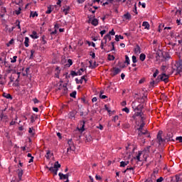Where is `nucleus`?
I'll return each instance as SVG.
<instances>
[{
    "instance_id": "680f3d73",
    "label": "nucleus",
    "mask_w": 182,
    "mask_h": 182,
    "mask_svg": "<svg viewBox=\"0 0 182 182\" xmlns=\"http://www.w3.org/2000/svg\"><path fill=\"white\" fill-rule=\"evenodd\" d=\"M127 170L129 171V170L130 171H134V169H133V167H127Z\"/></svg>"
},
{
    "instance_id": "58836bf2",
    "label": "nucleus",
    "mask_w": 182,
    "mask_h": 182,
    "mask_svg": "<svg viewBox=\"0 0 182 182\" xmlns=\"http://www.w3.org/2000/svg\"><path fill=\"white\" fill-rule=\"evenodd\" d=\"M108 60H114V55H108Z\"/></svg>"
},
{
    "instance_id": "2eb2a0df",
    "label": "nucleus",
    "mask_w": 182,
    "mask_h": 182,
    "mask_svg": "<svg viewBox=\"0 0 182 182\" xmlns=\"http://www.w3.org/2000/svg\"><path fill=\"white\" fill-rule=\"evenodd\" d=\"M73 65V60L72 59H68L65 64V68H70Z\"/></svg>"
},
{
    "instance_id": "338daca9",
    "label": "nucleus",
    "mask_w": 182,
    "mask_h": 182,
    "mask_svg": "<svg viewBox=\"0 0 182 182\" xmlns=\"http://www.w3.org/2000/svg\"><path fill=\"white\" fill-rule=\"evenodd\" d=\"M111 45H112V50H114V42H112V43H111Z\"/></svg>"
},
{
    "instance_id": "4d7b16f0",
    "label": "nucleus",
    "mask_w": 182,
    "mask_h": 182,
    "mask_svg": "<svg viewBox=\"0 0 182 182\" xmlns=\"http://www.w3.org/2000/svg\"><path fill=\"white\" fill-rule=\"evenodd\" d=\"M100 33L101 36H103V35H105V33H106V30L101 31Z\"/></svg>"
},
{
    "instance_id": "9b49d317",
    "label": "nucleus",
    "mask_w": 182,
    "mask_h": 182,
    "mask_svg": "<svg viewBox=\"0 0 182 182\" xmlns=\"http://www.w3.org/2000/svg\"><path fill=\"white\" fill-rule=\"evenodd\" d=\"M120 72H122V70H120V68H114V69H113V75H114V76H116V75H119V73H120Z\"/></svg>"
},
{
    "instance_id": "603ef678",
    "label": "nucleus",
    "mask_w": 182,
    "mask_h": 182,
    "mask_svg": "<svg viewBox=\"0 0 182 182\" xmlns=\"http://www.w3.org/2000/svg\"><path fill=\"white\" fill-rule=\"evenodd\" d=\"M176 140L178 141H179L180 143H181V141H182V136H177L176 137Z\"/></svg>"
},
{
    "instance_id": "de8ad7c7",
    "label": "nucleus",
    "mask_w": 182,
    "mask_h": 182,
    "mask_svg": "<svg viewBox=\"0 0 182 182\" xmlns=\"http://www.w3.org/2000/svg\"><path fill=\"white\" fill-rule=\"evenodd\" d=\"M70 97H76V92H73L70 94Z\"/></svg>"
},
{
    "instance_id": "f8f14e48",
    "label": "nucleus",
    "mask_w": 182,
    "mask_h": 182,
    "mask_svg": "<svg viewBox=\"0 0 182 182\" xmlns=\"http://www.w3.org/2000/svg\"><path fill=\"white\" fill-rule=\"evenodd\" d=\"M107 39H109V41H112V36H110V34H107L104 36V41H105V44L106 45V43H107Z\"/></svg>"
},
{
    "instance_id": "bf43d9fd",
    "label": "nucleus",
    "mask_w": 182,
    "mask_h": 182,
    "mask_svg": "<svg viewBox=\"0 0 182 182\" xmlns=\"http://www.w3.org/2000/svg\"><path fill=\"white\" fill-rule=\"evenodd\" d=\"M33 112H36V113H38L39 112V109H38V107H33Z\"/></svg>"
},
{
    "instance_id": "393cba45",
    "label": "nucleus",
    "mask_w": 182,
    "mask_h": 182,
    "mask_svg": "<svg viewBox=\"0 0 182 182\" xmlns=\"http://www.w3.org/2000/svg\"><path fill=\"white\" fill-rule=\"evenodd\" d=\"M68 146H70V147L68 148V150H69V149L72 150V146H73V141H72V139H69L68 141Z\"/></svg>"
},
{
    "instance_id": "ddd939ff",
    "label": "nucleus",
    "mask_w": 182,
    "mask_h": 182,
    "mask_svg": "<svg viewBox=\"0 0 182 182\" xmlns=\"http://www.w3.org/2000/svg\"><path fill=\"white\" fill-rule=\"evenodd\" d=\"M48 170L50 171H51L52 173H54V174L55 176L58 175V169H56V168L55 166H52V167L48 168Z\"/></svg>"
},
{
    "instance_id": "a18cd8bd",
    "label": "nucleus",
    "mask_w": 182,
    "mask_h": 182,
    "mask_svg": "<svg viewBox=\"0 0 182 182\" xmlns=\"http://www.w3.org/2000/svg\"><path fill=\"white\" fill-rule=\"evenodd\" d=\"M75 82L77 85H79V83H80L82 85V83H83V81L80 79H77V78H75Z\"/></svg>"
},
{
    "instance_id": "49530a36",
    "label": "nucleus",
    "mask_w": 182,
    "mask_h": 182,
    "mask_svg": "<svg viewBox=\"0 0 182 182\" xmlns=\"http://www.w3.org/2000/svg\"><path fill=\"white\" fill-rule=\"evenodd\" d=\"M108 35H112V36H114V35H116V33L114 32V30L112 29L111 31L109 32Z\"/></svg>"
},
{
    "instance_id": "09e8293b",
    "label": "nucleus",
    "mask_w": 182,
    "mask_h": 182,
    "mask_svg": "<svg viewBox=\"0 0 182 182\" xmlns=\"http://www.w3.org/2000/svg\"><path fill=\"white\" fill-rule=\"evenodd\" d=\"M81 80L82 82H83V80H85V83L87 82V80L86 79V75L82 76Z\"/></svg>"
},
{
    "instance_id": "3c124183",
    "label": "nucleus",
    "mask_w": 182,
    "mask_h": 182,
    "mask_svg": "<svg viewBox=\"0 0 182 182\" xmlns=\"http://www.w3.org/2000/svg\"><path fill=\"white\" fill-rule=\"evenodd\" d=\"M117 120H119V116H115L113 117L112 121L116 122Z\"/></svg>"
},
{
    "instance_id": "e2e57ef3",
    "label": "nucleus",
    "mask_w": 182,
    "mask_h": 182,
    "mask_svg": "<svg viewBox=\"0 0 182 182\" xmlns=\"http://www.w3.org/2000/svg\"><path fill=\"white\" fill-rule=\"evenodd\" d=\"M90 56H92V59H95V58H96V54L95 53H92V54H90Z\"/></svg>"
},
{
    "instance_id": "6e6552de",
    "label": "nucleus",
    "mask_w": 182,
    "mask_h": 182,
    "mask_svg": "<svg viewBox=\"0 0 182 182\" xmlns=\"http://www.w3.org/2000/svg\"><path fill=\"white\" fill-rule=\"evenodd\" d=\"M58 176H59L60 180H66V179L69 178L68 174H63L62 173H59Z\"/></svg>"
},
{
    "instance_id": "9d476101",
    "label": "nucleus",
    "mask_w": 182,
    "mask_h": 182,
    "mask_svg": "<svg viewBox=\"0 0 182 182\" xmlns=\"http://www.w3.org/2000/svg\"><path fill=\"white\" fill-rule=\"evenodd\" d=\"M30 36L32 38V39H38L39 38V35H38V33L35 31L32 32Z\"/></svg>"
},
{
    "instance_id": "ea45409f",
    "label": "nucleus",
    "mask_w": 182,
    "mask_h": 182,
    "mask_svg": "<svg viewBox=\"0 0 182 182\" xmlns=\"http://www.w3.org/2000/svg\"><path fill=\"white\" fill-rule=\"evenodd\" d=\"M122 112H125V113L129 114V113H130V109H129V108H127V107H125V108L122 109Z\"/></svg>"
},
{
    "instance_id": "473e14b6",
    "label": "nucleus",
    "mask_w": 182,
    "mask_h": 182,
    "mask_svg": "<svg viewBox=\"0 0 182 182\" xmlns=\"http://www.w3.org/2000/svg\"><path fill=\"white\" fill-rule=\"evenodd\" d=\"M16 59H18V56L14 55L13 58H11V63H15L16 62Z\"/></svg>"
},
{
    "instance_id": "79ce46f5",
    "label": "nucleus",
    "mask_w": 182,
    "mask_h": 182,
    "mask_svg": "<svg viewBox=\"0 0 182 182\" xmlns=\"http://www.w3.org/2000/svg\"><path fill=\"white\" fill-rule=\"evenodd\" d=\"M46 157V159H50V151H47Z\"/></svg>"
},
{
    "instance_id": "37998d69",
    "label": "nucleus",
    "mask_w": 182,
    "mask_h": 182,
    "mask_svg": "<svg viewBox=\"0 0 182 182\" xmlns=\"http://www.w3.org/2000/svg\"><path fill=\"white\" fill-rule=\"evenodd\" d=\"M132 62L133 63H137V58L135 55L132 56Z\"/></svg>"
},
{
    "instance_id": "bb28decb",
    "label": "nucleus",
    "mask_w": 182,
    "mask_h": 182,
    "mask_svg": "<svg viewBox=\"0 0 182 182\" xmlns=\"http://www.w3.org/2000/svg\"><path fill=\"white\" fill-rule=\"evenodd\" d=\"M30 16L35 18V16H38V13L36 11H31Z\"/></svg>"
},
{
    "instance_id": "72a5a7b5",
    "label": "nucleus",
    "mask_w": 182,
    "mask_h": 182,
    "mask_svg": "<svg viewBox=\"0 0 182 182\" xmlns=\"http://www.w3.org/2000/svg\"><path fill=\"white\" fill-rule=\"evenodd\" d=\"M100 99H107V96L103 95V91H100Z\"/></svg>"
},
{
    "instance_id": "f704fd0d",
    "label": "nucleus",
    "mask_w": 182,
    "mask_h": 182,
    "mask_svg": "<svg viewBox=\"0 0 182 182\" xmlns=\"http://www.w3.org/2000/svg\"><path fill=\"white\" fill-rule=\"evenodd\" d=\"M157 139L159 140V141H163V139H161V132H159L157 135Z\"/></svg>"
},
{
    "instance_id": "c85d7f7f",
    "label": "nucleus",
    "mask_w": 182,
    "mask_h": 182,
    "mask_svg": "<svg viewBox=\"0 0 182 182\" xmlns=\"http://www.w3.org/2000/svg\"><path fill=\"white\" fill-rule=\"evenodd\" d=\"M124 63H127V65H130V58H129V55H125Z\"/></svg>"
},
{
    "instance_id": "dca6fc26",
    "label": "nucleus",
    "mask_w": 182,
    "mask_h": 182,
    "mask_svg": "<svg viewBox=\"0 0 182 182\" xmlns=\"http://www.w3.org/2000/svg\"><path fill=\"white\" fill-rule=\"evenodd\" d=\"M142 26L144 27V29H150V24L147 21H144L142 23Z\"/></svg>"
},
{
    "instance_id": "f3484780",
    "label": "nucleus",
    "mask_w": 182,
    "mask_h": 182,
    "mask_svg": "<svg viewBox=\"0 0 182 182\" xmlns=\"http://www.w3.org/2000/svg\"><path fill=\"white\" fill-rule=\"evenodd\" d=\"M141 156V151H139L136 154V157L134 158L135 160H137V161H141L140 157Z\"/></svg>"
},
{
    "instance_id": "052dcab7",
    "label": "nucleus",
    "mask_w": 182,
    "mask_h": 182,
    "mask_svg": "<svg viewBox=\"0 0 182 182\" xmlns=\"http://www.w3.org/2000/svg\"><path fill=\"white\" fill-rule=\"evenodd\" d=\"M73 117H75V114L73 112H70V118L73 119Z\"/></svg>"
},
{
    "instance_id": "13d9d810",
    "label": "nucleus",
    "mask_w": 182,
    "mask_h": 182,
    "mask_svg": "<svg viewBox=\"0 0 182 182\" xmlns=\"http://www.w3.org/2000/svg\"><path fill=\"white\" fill-rule=\"evenodd\" d=\"M97 129H100V130H102L103 129V125L100 124L99 126L97 127Z\"/></svg>"
},
{
    "instance_id": "f03ea898",
    "label": "nucleus",
    "mask_w": 182,
    "mask_h": 182,
    "mask_svg": "<svg viewBox=\"0 0 182 182\" xmlns=\"http://www.w3.org/2000/svg\"><path fill=\"white\" fill-rule=\"evenodd\" d=\"M88 23L92 24L93 26H97L99 25V20L95 18V14L88 16Z\"/></svg>"
},
{
    "instance_id": "7ed1b4c3",
    "label": "nucleus",
    "mask_w": 182,
    "mask_h": 182,
    "mask_svg": "<svg viewBox=\"0 0 182 182\" xmlns=\"http://www.w3.org/2000/svg\"><path fill=\"white\" fill-rule=\"evenodd\" d=\"M157 80H161L162 82L167 83V82H168V75H166L165 73L159 75L158 76Z\"/></svg>"
},
{
    "instance_id": "f257e3e1",
    "label": "nucleus",
    "mask_w": 182,
    "mask_h": 182,
    "mask_svg": "<svg viewBox=\"0 0 182 182\" xmlns=\"http://www.w3.org/2000/svg\"><path fill=\"white\" fill-rule=\"evenodd\" d=\"M134 110L135 111V114L132 116L133 120H141V123L139 125V127L137 129L138 130V136L139 137H143L144 136L145 137H150V134H149V132L147 129H143L144 126H146V123H144V119H143V112H141V110L139 109V107H132Z\"/></svg>"
},
{
    "instance_id": "e433bc0d",
    "label": "nucleus",
    "mask_w": 182,
    "mask_h": 182,
    "mask_svg": "<svg viewBox=\"0 0 182 182\" xmlns=\"http://www.w3.org/2000/svg\"><path fill=\"white\" fill-rule=\"evenodd\" d=\"M133 12L137 15L139 14V12H137V6H136V4H134V8L133 9Z\"/></svg>"
},
{
    "instance_id": "c756f323",
    "label": "nucleus",
    "mask_w": 182,
    "mask_h": 182,
    "mask_svg": "<svg viewBox=\"0 0 182 182\" xmlns=\"http://www.w3.org/2000/svg\"><path fill=\"white\" fill-rule=\"evenodd\" d=\"M83 72H85V70L83 68H80V70H78V71L77 72V75L78 76H81V75L83 74Z\"/></svg>"
},
{
    "instance_id": "412c9836",
    "label": "nucleus",
    "mask_w": 182,
    "mask_h": 182,
    "mask_svg": "<svg viewBox=\"0 0 182 182\" xmlns=\"http://www.w3.org/2000/svg\"><path fill=\"white\" fill-rule=\"evenodd\" d=\"M28 133L32 136H35V129H33V127L29 128Z\"/></svg>"
},
{
    "instance_id": "a211bd4d",
    "label": "nucleus",
    "mask_w": 182,
    "mask_h": 182,
    "mask_svg": "<svg viewBox=\"0 0 182 182\" xmlns=\"http://www.w3.org/2000/svg\"><path fill=\"white\" fill-rule=\"evenodd\" d=\"M3 97H5L6 99H10L11 100H12V95H11V94L4 92Z\"/></svg>"
},
{
    "instance_id": "a19ab883",
    "label": "nucleus",
    "mask_w": 182,
    "mask_h": 182,
    "mask_svg": "<svg viewBox=\"0 0 182 182\" xmlns=\"http://www.w3.org/2000/svg\"><path fill=\"white\" fill-rule=\"evenodd\" d=\"M70 75H71V76H73V77H74V76H78L77 72L76 73L75 71H71Z\"/></svg>"
},
{
    "instance_id": "864d4df0",
    "label": "nucleus",
    "mask_w": 182,
    "mask_h": 182,
    "mask_svg": "<svg viewBox=\"0 0 182 182\" xmlns=\"http://www.w3.org/2000/svg\"><path fill=\"white\" fill-rule=\"evenodd\" d=\"M1 12H3V14H6V8L1 7Z\"/></svg>"
},
{
    "instance_id": "4468645a",
    "label": "nucleus",
    "mask_w": 182,
    "mask_h": 182,
    "mask_svg": "<svg viewBox=\"0 0 182 182\" xmlns=\"http://www.w3.org/2000/svg\"><path fill=\"white\" fill-rule=\"evenodd\" d=\"M22 176H23V171L22 169H18V180L21 181L22 180Z\"/></svg>"
},
{
    "instance_id": "aec40b11",
    "label": "nucleus",
    "mask_w": 182,
    "mask_h": 182,
    "mask_svg": "<svg viewBox=\"0 0 182 182\" xmlns=\"http://www.w3.org/2000/svg\"><path fill=\"white\" fill-rule=\"evenodd\" d=\"M81 127L79 129L80 132H85V121L80 122Z\"/></svg>"
},
{
    "instance_id": "b1692460",
    "label": "nucleus",
    "mask_w": 182,
    "mask_h": 182,
    "mask_svg": "<svg viewBox=\"0 0 182 182\" xmlns=\"http://www.w3.org/2000/svg\"><path fill=\"white\" fill-rule=\"evenodd\" d=\"M22 12V9L21 7H18L17 10H15L14 14H16V15H21Z\"/></svg>"
},
{
    "instance_id": "8fccbe9b",
    "label": "nucleus",
    "mask_w": 182,
    "mask_h": 182,
    "mask_svg": "<svg viewBox=\"0 0 182 182\" xmlns=\"http://www.w3.org/2000/svg\"><path fill=\"white\" fill-rule=\"evenodd\" d=\"M105 45H106L103 41L101 42L100 48L101 49H105Z\"/></svg>"
},
{
    "instance_id": "774afa93",
    "label": "nucleus",
    "mask_w": 182,
    "mask_h": 182,
    "mask_svg": "<svg viewBox=\"0 0 182 182\" xmlns=\"http://www.w3.org/2000/svg\"><path fill=\"white\" fill-rule=\"evenodd\" d=\"M121 105L122 106H126V105H127V102H126V101H123Z\"/></svg>"
},
{
    "instance_id": "5fc2aeb1",
    "label": "nucleus",
    "mask_w": 182,
    "mask_h": 182,
    "mask_svg": "<svg viewBox=\"0 0 182 182\" xmlns=\"http://www.w3.org/2000/svg\"><path fill=\"white\" fill-rule=\"evenodd\" d=\"M33 102H34L35 105H36L37 103H39V101L38 100V98H34L33 100Z\"/></svg>"
},
{
    "instance_id": "0e129e2a",
    "label": "nucleus",
    "mask_w": 182,
    "mask_h": 182,
    "mask_svg": "<svg viewBox=\"0 0 182 182\" xmlns=\"http://www.w3.org/2000/svg\"><path fill=\"white\" fill-rule=\"evenodd\" d=\"M143 102H146L147 100V96L142 97Z\"/></svg>"
},
{
    "instance_id": "4c0bfd02",
    "label": "nucleus",
    "mask_w": 182,
    "mask_h": 182,
    "mask_svg": "<svg viewBox=\"0 0 182 182\" xmlns=\"http://www.w3.org/2000/svg\"><path fill=\"white\" fill-rule=\"evenodd\" d=\"M105 110H107V112H108V113H110V112H112V111L110 110V107H109V105H105Z\"/></svg>"
},
{
    "instance_id": "2f4dec72",
    "label": "nucleus",
    "mask_w": 182,
    "mask_h": 182,
    "mask_svg": "<svg viewBox=\"0 0 182 182\" xmlns=\"http://www.w3.org/2000/svg\"><path fill=\"white\" fill-rule=\"evenodd\" d=\"M54 167L55 168L56 170H58V168H60V164H59L58 161H56L55 163Z\"/></svg>"
},
{
    "instance_id": "5701e85b",
    "label": "nucleus",
    "mask_w": 182,
    "mask_h": 182,
    "mask_svg": "<svg viewBox=\"0 0 182 182\" xmlns=\"http://www.w3.org/2000/svg\"><path fill=\"white\" fill-rule=\"evenodd\" d=\"M129 164V161H121L120 162V167H126Z\"/></svg>"
},
{
    "instance_id": "20e7f679",
    "label": "nucleus",
    "mask_w": 182,
    "mask_h": 182,
    "mask_svg": "<svg viewBox=\"0 0 182 182\" xmlns=\"http://www.w3.org/2000/svg\"><path fill=\"white\" fill-rule=\"evenodd\" d=\"M176 72L178 75H181L182 73V61H178L176 63Z\"/></svg>"
},
{
    "instance_id": "69168bd1",
    "label": "nucleus",
    "mask_w": 182,
    "mask_h": 182,
    "mask_svg": "<svg viewBox=\"0 0 182 182\" xmlns=\"http://www.w3.org/2000/svg\"><path fill=\"white\" fill-rule=\"evenodd\" d=\"M57 136L58 137H59V139H62V134H60V132L57 133Z\"/></svg>"
},
{
    "instance_id": "6ab92c4d",
    "label": "nucleus",
    "mask_w": 182,
    "mask_h": 182,
    "mask_svg": "<svg viewBox=\"0 0 182 182\" xmlns=\"http://www.w3.org/2000/svg\"><path fill=\"white\" fill-rule=\"evenodd\" d=\"M24 46H26V48L29 47V37H25Z\"/></svg>"
},
{
    "instance_id": "c03bdc74",
    "label": "nucleus",
    "mask_w": 182,
    "mask_h": 182,
    "mask_svg": "<svg viewBox=\"0 0 182 182\" xmlns=\"http://www.w3.org/2000/svg\"><path fill=\"white\" fill-rule=\"evenodd\" d=\"M159 70H156L155 72L153 74L154 77H157V75H159Z\"/></svg>"
},
{
    "instance_id": "4be33fe9",
    "label": "nucleus",
    "mask_w": 182,
    "mask_h": 182,
    "mask_svg": "<svg viewBox=\"0 0 182 182\" xmlns=\"http://www.w3.org/2000/svg\"><path fill=\"white\" fill-rule=\"evenodd\" d=\"M139 59L141 62H144V60H146V54L144 53L140 54Z\"/></svg>"
},
{
    "instance_id": "39448f33",
    "label": "nucleus",
    "mask_w": 182,
    "mask_h": 182,
    "mask_svg": "<svg viewBox=\"0 0 182 182\" xmlns=\"http://www.w3.org/2000/svg\"><path fill=\"white\" fill-rule=\"evenodd\" d=\"M124 21H132V14L127 12V14L123 15Z\"/></svg>"
},
{
    "instance_id": "6e6d98bb",
    "label": "nucleus",
    "mask_w": 182,
    "mask_h": 182,
    "mask_svg": "<svg viewBox=\"0 0 182 182\" xmlns=\"http://www.w3.org/2000/svg\"><path fill=\"white\" fill-rule=\"evenodd\" d=\"M163 180H164V178L163 177H160L159 178H158V179L156 180V182H162Z\"/></svg>"
},
{
    "instance_id": "c9c22d12",
    "label": "nucleus",
    "mask_w": 182,
    "mask_h": 182,
    "mask_svg": "<svg viewBox=\"0 0 182 182\" xmlns=\"http://www.w3.org/2000/svg\"><path fill=\"white\" fill-rule=\"evenodd\" d=\"M52 13V7L48 6L47 9V11H46V14H49Z\"/></svg>"
},
{
    "instance_id": "a878e982",
    "label": "nucleus",
    "mask_w": 182,
    "mask_h": 182,
    "mask_svg": "<svg viewBox=\"0 0 182 182\" xmlns=\"http://www.w3.org/2000/svg\"><path fill=\"white\" fill-rule=\"evenodd\" d=\"M0 119L1 120H6V119H8V116L4 114V113H1L0 115Z\"/></svg>"
},
{
    "instance_id": "0eeeda50",
    "label": "nucleus",
    "mask_w": 182,
    "mask_h": 182,
    "mask_svg": "<svg viewBox=\"0 0 182 182\" xmlns=\"http://www.w3.org/2000/svg\"><path fill=\"white\" fill-rule=\"evenodd\" d=\"M114 0H102L101 4H102V6H106V5H109L110 4H113Z\"/></svg>"
},
{
    "instance_id": "7c9ffc66",
    "label": "nucleus",
    "mask_w": 182,
    "mask_h": 182,
    "mask_svg": "<svg viewBox=\"0 0 182 182\" xmlns=\"http://www.w3.org/2000/svg\"><path fill=\"white\" fill-rule=\"evenodd\" d=\"M70 8L66 7L63 9V11L65 13V15H68L69 14V10Z\"/></svg>"
},
{
    "instance_id": "423d86ee",
    "label": "nucleus",
    "mask_w": 182,
    "mask_h": 182,
    "mask_svg": "<svg viewBox=\"0 0 182 182\" xmlns=\"http://www.w3.org/2000/svg\"><path fill=\"white\" fill-rule=\"evenodd\" d=\"M134 52L135 55H140V53H141V48H140V46L139 45H136L135 46Z\"/></svg>"
},
{
    "instance_id": "cd10ccee",
    "label": "nucleus",
    "mask_w": 182,
    "mask_h": 182,
    "mask_svg": "<svg viewBox=\"0 0 182 182\" xmlns=\"http://www.w3.org/2000/svg\"><path fill=\"white\" fill-rule=\"evenodd\" d=\"M120 39H124V38L122 36H115V41L117 42H119V41H120Z\"/></svg>"
},
{
    "instance_id": "1a4fd4ad",
    "label": "nucleus",
    "mask_w": 182,
    "mask_h": 182,
    "mask_svg": "<svg viewBox=\"0 0 182 182\" xmlns=\"http://www.w3.org/2000/svg\"><path fill=\"white\" fill-rule=\"evenodd\" d=\"M60 68L56 67L55 70V77H57V79H59V75H60Z\"/></svg>"
}]
</instances>
